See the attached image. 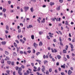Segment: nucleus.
<instances>
[{"label":"nucleus","instance_id":"nucleus-59","mask_svg":"<svg viewBox=\"0 0 75 75\" xmlns=\"http://www.w3.org/2000/svg\"><path fill=\"white\" fill-rule=\"evenodd\" d=\"M59 41H60V42H62V39H61V37H59Z\"/></svg>","mask_w":75,"mask_h":75},{"label":"nucleus","instance_id":"nucleus-45","mask_svg":"<svg viewBox=\"0 0 75 75\" xmlns=\"http://www.w3.org/2000/svg\"><path fill=\"white\" fill-rule=\"evenodd\" d=\"M37 21L39 23H41V22L40 21V20L39 19H38L37 20Z\"/></svg>","mask_w":75,"mask_h":75},{"label":"nucleus","instance_id":"nucleus-20","mask_svg":"<svg viewBox=\"0 0 75 75\" xmlns=\"http://www.w3.org/2000/svg\"><path fill=\"white\" fill-rule=\"evenodd\" d=\"M31 38H32V39H34V36L33 35L32 36H31Z\"/></svg>","mask_w":75,"mask_h":75},{"label":"nucleus","instance_id":"nucleus-10","mask_svg":"<svg viewBox=\"0 0 75 75\" xmlns=\"http://www.w3.org/2000/svg\"><path fill=\"white\" fill-rule=\"evenodd\" d=\"M42 42H39V46H41L42 45Z\"/></svg>","mask_w":75,"mask_h":75},{"label":"nucleus","instance_id":"nucleus-55","mask_svg":"<svg viewBox=\"0 0 75 75\" xmlns=\"http://www.w3.org/2000/svg\"><path fill=\"white\" fill-rule=\"evenodd\" d=\"M52 21H55V20L54 19V18H52Z\"/></svg>","mask_w":75,"mask_h":75},{"label":"nucleus","instance_id":"nucleus-22","mask_svg":"<svg viewBox=\"0 0 75 75\" xmlns=\"http://www.w3.org/2000/svg\"><path fill=\"white\" fill-rule=\"evenodd\" d=\"M13 54L14 56H15L17 55V54L15 52H13Z\"/></svg>","mask_w":75,"mask_h":75},{"label":"nucleus","instance_id":"nucleus-21","mask_svg":"<svg viewBox=\"0 0 75 75\" xmlns=\"http://www.w3.org/2000/svg\"><path fill=\"white\" fill-rule=\"evenodd\" d=\"M7 63H8V65H10L11 64V61H8L7 62Z\"/></svg>","mask_w":75,"mask_h":75},{"label":"nucleus","instance_id":"nucleus-7","mask_svg":"<svg viewBox=\"0 0 75 75\" xmlns=\"http://www.w3.org/2000/svg\"><path fill=\"white\" fill-rule=\"evenodd\" d=\"M41 23H45V18H44L43 19V21H41Z\"/></svg>","mask_w":75,"mask_h":75},{"label":"nucleus","instance_id":"nucleus-11","mask_svg":"<svg viewBox=\"0 0 75 75\" xmlns=\"http://www.w3.org/2000/svg\"><path fill=\"white\" fill-rule=\"evenodd\" d=\"M5 54H6V55H8L9 53H8V52L7 51H6L5 52Z\"/></svg>","mask_w":75,"mask_h":75},{"label":"nucleus","instance_id":"nucleus-50","mask_svg":"<svg viewBox=\"0 0 75 75\" xmlns=\"http://www.w3.org/2000/svg\"><path fill=\"white\" fill-rule=\"evenodd\" d=\"M50 59H52V57L51 55V54L50 55Z\"/></svg>","mask_w":75,"mask_h":75},{"label":"nucleus","instance_id":"nucleus-61","mask_svg":"<svg viewBox=\"0 0 75 75\" xmlns=\"http://www.w3.org/2000/svg\"><path fill=\"white\" fill-rule=\"evenodd\" d=\"M27 52H28L29 53H30L31 52V51L30 50H28V51H27Z\"/></svg>","mask_w":75,"mask_h":75},{"label":"nucleus","instance_id":"nucleus-63","mask_svg":"<svg viewBox=\"0 0 75 75\" xmlns=\"http://www.w3.org/2000/svg\"><path fill=\"white\" fill-rule=\"evenodd\" d=\"M61 75H64V72L61 73Z\"/></svg>","mask_w":75,"mask_h":75},{"label":"nucleus","instance_id":"nucleus-41","mask_svg":"<svg viewBox=\"0 0 75 75\" xmlns=\"http://www.w3.org/2000/svg\"><path fill=\"white\" fill-rule=\"evenodd\" d=\"M40 69H41V68H40V67H39V68H38V69L37 70L38 71H40Z\"/></svg>","mask_w":75,"mask_h":75},{"label":"nucleus","instance_id":"nucleus-54","mask_svg":"<svg viewBox=\"0 0 75 75\" xmlns=\"http://www.w3.org/2000/svg\"><path fill=\"white\" fill-rule=\"evenodd\" d=\"M15 41L17 43H19V41L18 40H16Z\"/></svg>","mask_w":75,"mask_h":75},{"label":"nucleus","instance_id":"nucleus-29","mask_svg":"<svg viewBox=\"0 0 75 75\" xmlns=\"http://www.w3.org/2000/svg\"><path fill=\"white\" fill-rule=\"evenodd\" d=\"M69 47L68 45H66L65 47V50H67L68 48Z\"/></svg>","mask_w":75,"mask_h":75},{"label":"nucleus","instance_id":"nucleus-57","mask_svg":"<svg viewBox=\"0 0 75 75\" xmlns=\"http://www.w3.org/2000/svg\"><path fill=\"white\" fill-rule=\"evenodd\" d=\"M62 25V24L61 23H59V24L58 25V26H61Z\"/></svg>","mask_w":75,"mask_h":75},{"label":"nucleus","instance_id":"nucleus-17","mask_svg":"<svg viewBox=\"0 0 75 75\" xmlns=\"http://www.w3.org/2000/svg\"><path fill=\"white\" fill-rule=\"evenodd\" d=\"M39 35H41L42 34H43V32L40 31L39 32Z\"/></svg>","mask_w":75,"mask_h":75},{"label":"nucleus","instance_id":"nucleus-3","mask_svg":"<svg viewBox=\"0 0 75 75\" xmlns=\"http://www.w3.org/2000/svg\"><path fill=\"white\" fill-rule=\"evenodd\" d=\"M28 7L25 6L24 7V9L25 10V11H27L28 10Z\"/></svg>","mask_w":75,"mask_h":75},{"label":"nucleus","instance_id":"nucleus-25","mask_svg":"<svg viewBox=\"0 0 75 75\" xmlns=\"http://www.w3.org/2000/svg\"><path fill=\"white\" fill-rule=\"evenodd\" d=\"M18 73L20 75H22V73L21 71H18Z\"/></svg>","mask_w":75,"mask_h":75},{"label":"nucleus","instance_id":"nucleus-13","mask_svg":"<svg viewBox=\"0 0 75 75\" xmlns=\"http://www.w3.org/2000/svg\"><path fill=\"white\" fill-rule=\"evenodd\" d=\"M10 70H8L6 71V73L8 74L9 75V73L10 72Z\"/></svg>","mask_w":75,"mask_h":75},{"label":"nucleus","instance_id":"nucleus-31","mask_svg":"<svg viewBox=\"0 0 75 75\" xmlns=\"http://www.w3.org/2000/svg\"><path fill=\"white\" fill-rule=\"evenodd\" d=\"M46 74H49V72L48 70H47L46 71Z\"/></svg>","mask_w":75,"mask_h":75},{"label":"nucleus","instance_id":"nucleus-27","mask_svg":"<svg viewBox=\"0 0 75 75\" xmlns=\"http://www.w3.org/2000/svg\"><path fill=\"white\" fill-rule=\"evenodd\" d=\"M41 54V53H40L39 52H37V53H36V55H37V56L38 55L40 54Z\"/></svg>","mask_w":75,"mask_h":75},{"label":"nucleus","instance_id":"nucleus-44","mask_svg":"<svg viewBox=\"0 0 75 75\" xmlns=\"http://www.w3.org/2000/svg\"><path fill=\"white\" fill-rule=\"evenodd\" d=\"M59 32L60 33V34L61 35H62V32H61V31H60L59 30H58Z\"/></svg>","mask_w":75,"mask_h":75},{"label":"nucleus","instance_id":"nucleus-15","mask_svg":"<svg viewBox=\"0 0 75 75\" xmlns=\"http://www.w3.org/2000/svg\"><path fill=\"white\" fill-rule=\"evenodd\" d=\"M14 46L16 47H17V45L15 42H14Z\"/></svg>","mask_w":75,"mask_h":75},{"label":"nucleus","instance_id":"nucleus-33","mask_svg":"<svg viewBox=\"0 0 75 75\" xmlns=\"http://www.w3.org/2000/svg\"><path fill=\"white\" fill-rule=\"evenodd\" d=\"M49 72H51L52 71V69L50 68V69H49Z\"/></svg>","mask_w":75,"mask_h":75},{"label":"nucleus","instance_id":"nucleus-64","mask_svg":"<svg viewBox=\"0 0 75 75\" xmlns=\"http://www.w3.org/2000/svg\"><path fill=\"white\" fill-rule=\"evenodd\" d=\"M53 41H54V42H56L57 40H56V39H54V40H53Z\"/></svg>","mask_w":75,"mask_h":75},{"label":"nucleus","instance_id":"nucleus-5","mask_svg":"<svg viewBox=\"0 0 75 75\" xmlns=\"http://www.w3.org/2000/svg\"><path fill=\"white\" fill-rule=\"evenodd\" d=\"M36 61L37 62H38L39 64H41V61L39 60H36Z\"/></svg>","mask_w":75,"mask_h":75},{"label":"nucleus","instance_id":"nucleus-56","mask_svg":"<svg viewBox=\"0 0 75 75\" xmlns=\"http://www.w3.org/2000/svg\"><path fill=\"white\" fill-rule=\"evenodd\" d=\"M73 69H74V68L73 67H70V70H71V71H73Z\"/></svg>","mask_w":75,"mask_h":75},{"label":"nucleus","instance_id":"nucleus-47","mask_svg":"<svg viewBox=\"0 0 75 75\" xmlns=\"http://www.w3.org/2000/svg\"><path fill=\"white\" fill-rule=\"evenodd\" d=\"M24 54H25L26 55H27V53L26 52H25V51H24Z\"/></svg>","mask_w":75,"mask_h":75},{"label":"nucleus","instance_id":"nucleus-40","mask_svg":"<svg viewBox=\"0 0 75 75\" xmlns=\"http://www.w3.org/2000/svg\"><path fill=\"white\" fill-rule=\"evenodd\" d=\"M6 30H9L8 26H6Z\"/></svg>","mask_w":75,"mask_h":75},{"label":"nucleus","instance_id":"nucleus-28","mask_svg":"<svg viewBox=\"0 0 75 75\" xmlns=\"http://www.w3.org/2000/svg\"><path fill=\"white\" fill-rule=\"evenodd\" d=\"M21 68H22V69H24L25 68V66H24L23 65H21Z\"/></svg>","mask_w":75,"mask_h":75},{"label":"nucleus","instance_id":"nucleus-37","mask_svg":"<svg viewBox=\"0 0 75 75\" xmlns=\"http://www.w3.org/2000/svg\"><path fill=\"white\" fill-rule=\"evenodd\" d=\"M31 1H32L33 2L35 3L36 2V0H30Z\"/></svg>","mask_w":75,"mask_h":75},{"label":"nucleus","instance_id":"nucleus-39","mask_svg":"<svg viewBox=\"0 0 75 75\" xmlns=\"http://www.w3.org/2000/svg\"><path fill=\"white\" fill-rule=\"evenodd\" d=\"M51 50H52V52H53V53L54 52V50H53V48H51Z\"/></svg>","mask_w":75,"mask_h":75},{"label":"nucleus","instance_id":"nucleus-34","mask_svg":"<svg viewBox=\"0 0 75 75\" xmlns=\"http://www.w3.org/2000/svg\"><path fill=\"white\" fill-rule=\"evenodd\" d=\"M32 27H33V26L32 25H30L29 26V28H30Z\"/></svg>","mask_w":75,"mask_h":75},{"label":"nucleus","instance_id":"nucleus-51","mask_svg":"<svg viewBox=\"0 0 75 75\" xmlns=\"http://www.w3.org/2000/svg\"><path fill=\"white\" fill-rule=\"evenodd\" d=\"M26 73H27V74L28 75L29 73V71L28 70H27L26 71Z\"/></svg>","mask_w":75,"mask_h":75},{"label":"nucleus","instance_id":"nucleus-46","mask_svg":"<svg viewBox=\"0 0 75 75\" xmlns=\"http://www.w3.org/2000/svg\"><path fill=\"white\" fill-rule=\"evenodd\" d=\"M20 54H23V52L22 51H21L20 52Z\"/></svg>","mask_w":75,"mask_h":75},{"label":"nucleus","instance_id":"nucleus-6","mask_svg":"<svg viewBox=\"0 0 75 75\" xmlns=\"http://www.w3.org/2000/svg\"><path fill=\"white\" fill-rule=\"evenodd\" d=\"M61 8V6H59L56 8V10L57 11H59L60 10V8Z\"/></svg>","mask_w":75,"mask_h":75},{"label":"nucleus","instance_id":"nucleus-42","mask_svg":"<svg viewBox=\"0 0 75 75\" xmlns=\"http://www.w3.org/2000/svg\"><path fill=\"white\" fill-rule=\"evenodd\" d=\"M42 72H43L44 71H45V69H43V68H42Z\"/></svg>","mask_w":75,"mask_h":75},{"label":"nucleus","instance_id":"nucleus-38","mask_svg":"<svg viewBox=\"0 0 75 75\" xmlns=\"http://www.w3.org/2000/svg\"><path fill=\"white\" fill-rule=\"evenodd\" d=\"M63 52L64 53H67L66 50H63Z\"/></svg>","mask_w":75,"mask_h":75},{"label":"nucleus","instance_id":"nucleus-32","mask_svg":"<svg viewBox=\"0 0 75 75\" xmlns=\"http://www.w3.org/2000/svg\"><path fill=\"white\" fill-rule=\"evenodd\" d=\"M30 10L32 12H33V7L30 8Z\"/></svg>","mask_w":75,"mask_h":75},{"label":"nucleus","instance_id":"nucleus-43","mask_svg":"<svg viewBox=\"0 0 75 75\" xmlns=\"http://www.w3.org/2000/svg\"><path fill=\"white\" fill-rule=\"evenodd\" d=\"M59 1L60 3H62L63 2V0H59Z\"/></svg>","mask_w":75,"mask_h":75},{"label":"nucleus","instance_id":"nucleus-16","mask_svg":"<svg viewBox=\"0 0 75 75\" xmlns=\"http://www.w3.org/2000/svg\"><path fill=\"white\" fill-rule=\"evenodd\" d=\"M14 62L13 61L12 62H11V65L12 66H14Z\"/></svg>","mask_w":75,"mask_h":75},{"label":"nucleus","instance_id":"nucleus-19","mask_svg":"<svg viewBox=\"0 0 75 75\" xmlns=\"http://www.w3.org/2000/svg\"><path fill=\"white\" fill-rule=\"evenodd\" d=\"M44 64H46L47 63H48V61H47V60H45L44 61Z\"/></svg>","mask_w":75,"mask_h":75},{"label":"nucleus","instance_id":"nucleus-23","mask_svg":"<svg viewBox=\"0 0 75 75\" xmlns=\"http://www.w3.org/2000/svg\"><path fill=\"white\" fill-rule=\"evenodd\" d=\"M22 69L20 67L19 69V70H18V71L21 72L22 71Z\"/></svg>","mask_w":75,"mask_h":75},{"label":"nucleus","instance_id":"nucleus-48","mask_svg":"<svg viewBox=\"0 0 75 75\" xmlns=\"http://www.w3.org/2000/svg\"><path fill=\"white\" fill-rule=\"evenodd\" d=\"M47 39L50 40V38L49 37V36H47Z\"/></svg>","mask_w":75,"mask_h":75},{"label":"nucleus","instance_id":"nucleus-26","mask_svg":"<svg viewBox=\"0 0 75 75\" xmlns=\"http://www.w3.org/2000/svg\"><path fill=\"white\" fill-rule=\"evenodd\" d=\"M6 11V9H4V8H3V11L5 13Z\"/></svg>","mask_w":75,"mask_h":75},{"label":"nucleus","instance_id":"nucleus-30","mask_svg":"<svg viewBox=\"0 0 75 75\" xmlns=\"http://www.w3.org/2000/svg\"><path fill=\"white\" fill-rule=\"evenodd\" d=\"M60 45H61V46H63V44H62V42H60Z\"/></svg>","mask_w":75,"mask_h":75},{"label":"nucleus","instance_id":"nucleus-60","mask_svg":"<svg viewBox=\"0 0 75 75\" xmlns=\"http://www.w3.org/2000/svg\"><path fill=\"white\" fill-rule=\"evenodd\" d=\"M21 29H19V30H18V32L19 33H21Z\"/></svg>","mask_w":75,"mask_h":75},{"label":"nucleus","instance_id":"nucleus-1","mask_svg":"<svg viewBox=\"0 0 75 75\" xmlns=\"http://www.w3.org/2000/svg\"><path fill=\"white\" fill-rule=\"evenodd\" d=\"M72 73V71L70 70H69L68 71V75H71Z\"/></svg>","mask_w":75,"mask_h":75},{"label":"nucleus","instance_id":"nucleus-58","mask_svg":"<svg viewBox=\"0 0 75 75\" xmlns=\"http://www.w3.org/2000/svg\"><path fill=\"white\" fill-rule=\"evenodd\" d=\"M13 75H16V72L15 71L13 72Z\"/></svg>","mask_w":75,"mask_h":75},{"label":"nucleus","instance_id":"nucleus-35","mask_svg":"<svg viewBox=\"0 0 75 75\" xmlns=\"http://www.w3.org/2000/svg\"><path fill=\"white\" fill-rule=\"evenodd\" d=\"M18 69H19L18 67H16V70H18Z\"/></svg>","mask_w":75,"mask_h":75},{"label":"nucleus","instance_id":"nucleus-62","mask_svg":"<svg viewBox=\"0 0 75 75\" xmlns=\"http://www.w3.org/2000/svg\"><path fill=\"white\" fill-rule=\"evenodd\" d=\"M67 58L68 59H69V55H67Z\"/></svg>","mask_w":75,"mask_h":75},{"label":"nucleus","instance_id":"nucleus-49","mask_svg":"<svg viewBox=\"0 0 75 75\" xmlns=\"http://www.w3.org/2000/svg\"><path fill=\"white\" fill-rule=\"evenodd\" d=\"M35 50L34 49L33 50V53L35 54Z\"/></svg>","mask_w":75,"mask_h":75},{"label":"nucleus","instance_id":"nucleus-2","mask_svg":"<svg viewBox=\"0 0 75 75\" xmlns=\"http://www.w3.org/2000/svg\"><path fill=\"white\" fill-rule=\"evenodd\" d=\"M33 46L34 47H35V48H36L37 47V46H38V44H36V43L35 42L33 44Z\"/></svg>","mask_w":75,"mask_h":75},{"label":"nucleus","instance_id":"nucleus-9","mask_svg":"<svg viewBox=\"0 0 75 75\" xmlns=\"http://www.w3.org/2000/svg\"><path fill=\"white\" fill-rule=\"evenodd\" d=\"M54 2H50V6L54 5Z\"/></svg>","mask_w":75,"mask_h":75},{"label":"nucleus","instance_id":"nucleus-4","mask_svg":"<svg viewBox=\"0 0 75 75\" xmlns=\"http://www.w3.org/2000/svg\"><path fill=\"white\" fill-rule=\"evenodd\" d=\"M66 64H64L63 65H62L61 66V67L62 68H63L64 69H65Z\"/></svg>","mask_w":75,"mask_h":75},{"label":"nucleus","instance_id":"nucleus-8","mask_svg":"<svg viewBox=\"0 0 75 75\" xmlns=\"http://www.w3.org/2000/svg\"><path fill=\"white\" fill-rule=\"evenodd\" d=\"M6 43V41H3L1 42V44L2 45H5Z\"/></svg>","mask_w":75,"mask_h":75},{"label":"nucleus","instance_id":"nucleus-24","mask_svg":"<svg viewBox=\"0 0 75 75\" xmlns=\"http://www.w3.org/2000/svg\"><path fill=\"white\" fill-rule=\"evenodd\" d=\"M4 59H2L1 61V63L4 64Z\"/></svg>","mask_w":75,"mask_h":75},{"label":"nucleus","instance_id":"nucleus-14","mask_svg":"<svg viewBox=\"0 0 75 75\" xmlns=\"http://www.w3.org/2000/svg\"><path fill=\"white\" fill-rule=\"evenodd\" d=\"M6 59H4L5 61V60L7 61V60H9V58L8 57H6Z\"/></svg>","mask_w":75,"mask_h":75},{"label":"nucleus","instance_id":"nucleus-52","mask_svg":"<svg viewBox=\"0 0 75 75\" xmlns=\"http://www.w3.org/2000/svg\"><path fill=\"white\" fill-rule=\"evenodd\" d=\"M56 65L57 66H59V62H57L56 63Z\"/></svg>","mask_w":75,"mask_h":75},{"label":"nucleus","instance_id":"nucleus-36","mask_svg":"<svg viewBox=\"0 0 75 75\" xmlns=\"http://www.w3.org/2000/svg\"><path fill=\"white\" fill-rule=\"evenodd\" d=\"M70 47L71 49H73L74 48V46L72 44H71V45H70Z\"/></svg>","mask_w":75,"mask_h":75},{"label":"nucleus","instance_id":"nucleus-18","mask_svg":"<svg viewBox=\"0 0 75 75\" xmlns=\"http://www.w3.org/2000/svg\"><path fill=\"white\" fill-rule=\"evenodd\" d=\"M69 24V22L67 21H65V25H68V24Z\"/></svg>","mask_w":75,"mask_h":75},{"label":"nucleus","instance_id":"nucleus-53","mask_svg":"<svg viewBox=\"0 0 75 75\" xmlns=\"http://www.w3.org/2000/svg\"><path fill=\"white\" fill-rule=\"evenodd\" d=\"M54 52H57V50L56 49H54Z\"/></svg>","mask_w":75,"mask_h":75},{"label":"nucleus","instance_id":"nucleus-12","mask_svg":"<svg viewBox=\"0 0 75 75\" xmlns=\"http://www.w3.org/2000/svg\"><path fill=\"white\" fill-rule=\"evenodd\" d=\"M57 57L58 59H60L61 58V56H59V55L57 56Z\"/></svg>","mask_w":75,"mask_h":75}]
</instances>
